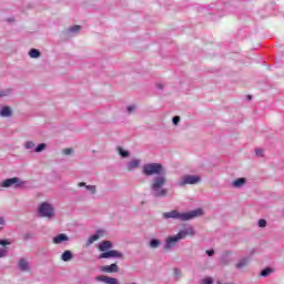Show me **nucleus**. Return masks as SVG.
Wrapping results in <instances>:
<instances>
[{"label": "nucleus", "mask_w": 284, "mask_h": 284, "mask_svg": "<svg viewBox=\"0 0 284 284\" xmlns=\"http://www.w3.org/2000/svg\"><path fill=\"white\" fill-rule=\"evenodd\" d=\"M266 225H267V221H265V220L258 221V227H265Z\"/></svg>", "instance_id": "c756f323"}, {"label": "nucleus", "mask_w": 284, "mask_h": 284, "mask_svg": "<svg viewBox=\"0 0 284 284\" xmlns=\"http://www.w3.org/2000/svg\"><path fill=\"white\" fill-rule=\"evenodd\" d=\"M158 88H159L160 90H163V84H158Z\"/></svg>", "instance_id": "58836bf2"}, {"label": "nucleus", "mask_w": 284, "mask_h": 284, "mask_svg": "<svg viewBox=\"0 0 284 284\" xmlns=\"http://www.w3.org/2000/svg\"><path fill=\"white\" fill-rule=\"evenodd\" d=\"M0 116H12V110L10 106H3L0 111Z\"/></svg>", "instance_id": "4468645a"}, {"label": "nucleus", "mask_w": 284, "mask_h": 284, "mask_svg": "<svg viewBox=\"0 0 284 284\" xmlns=\"http://www.w3.org/2000/svg\"><path fill=\"white\" fill-rule=\"evenodd\" d=\"M70 32H79V30H81V26H73V27H71L70 29Z\"/></svg>", "instance_id": "b1692460"}, {"label": "nucleus", "mask_w": 284, "mask_h": 284, "mask_svg": "<svg viewBox=\"0 0 284 284\" xmlns=\"http://www.w3.org/2000/svg\"><path fill=\"white\" fill-rule=\"evenodd\" d=\"M247 99H248V101L252 100V95H248Z\"/></svg>", "instance_id": "ea45409f"}, {"label": "nucleus", "mask_w": 284, "mask_h": 284, "mask_svg": "<svg viewBox=\"0 0 284 284\" xmlns=\"http://www.w3.org/2000/svg\"><path fill=\"white\" fill-rule=\"evenodd\" d=\"M62 261L64 262L72 261V252L64 251V254H62Z\"/></svg>", "instance_id": "a211bd4d"}, {"label": "nucleus", "mask_w": 284, "mask_h": 284, "mask_svg": "<svg viewBox=\"0 0 284 284\" xmlns=\"http://www.w3.org/2000/svg\"><path fill=\"white\" fill-rule=\"evenodd\" d=\"M150 245H151V247L156 248V247H159V245H161V241L151 240Z\"/></svg>", "instance_id": "6ab92c4d"}, {"label": "nucleus", "mask_w": 284, "mask_h": 284, "mask_svg": "<svg viewBox=\"0 0 284 284\" xmlns=\"http://www.w3.org/2000/svg\"><path fill=\"white\" fill-rule=\"evenodd\" d=\"M102 272H108L109 274H112L114 272H119V265L111 264V265H104L101 267Z\"/></svg>", "instance_id": "1a4fd4ad"}, {"label": "nucleus", "mask_w": 284, "mask_h": 284, "mask_svg": "<svg viewBox=\"0 0 284 284\" xmlns=\"http://www.w3.org/2000/svg\"><path fill=\"white\" fill-rule=\"evenodd\" d=\"M181 121V118L179 116V115H175L174 118H173V124L174 125H179V122Z\"/></svg>", "instance_id": "7c9ffc66"}, {"label": "nucleus", "mask_w": 284, "mask_h": 284, "mask_svg": "<svg viewBox=\"0 0 284 284\" xmlns=\"http://www.w3.org/2000/svg\"><path fill=\"white\" fill-rule=\"evenodd\" d=\"M87 190H89V192H91V194H94V192H97V186H94V185H87Z\"/></svg>", "instance_id": "a878e982"}, {"label": "nucleus", "mask_w": 284, "mask_h": 284, "mask_svg": "<svg viewBox=\"0 0 284 284\" xmlns=\"http://www.w3.org/2000/svg\"><path fill=\"white\" fill-rule=\"evenodd\" d=\"M11 185H16V187H23L26 182L21 181L19 178L7 179L1 183L2 187H11Z\"/></svg>", "instance_id": "0eeeda50"}, {"label": "nucleus", "mask_w": 284, "mask_h": 284, "mask_svg": "<svg viewBox=\"0 0 284 284\" xmlns=\"http://www.w3.org/2000/svg\"><path fill=\"white\" fill-rule=\"evenodd\" d=\"M8 254V248H0V258H3Z\"/></svg>", "instance_id": "c85d7f7f"}, {"label": "nucleus", "mask_w": 284, "mask_h": 284, "mask_svg": "<svg viewBox=\"0 0 284 284\" xmlns=\"http://www.w3.org/2000/svg\"><path fill=\"white\" fill-rule=\"evenodd\" d=\"M12 242H10V240H0V245H2L3 247H6V245H10Z\"/></svg>", "instance_id": "cd10ccee"}, {"label": "nucleus", "mask_w": 284, "mask_h": 284, "mask_svg": "<svg viewBox=\"0 0 284 284\" xmlns=\"http://www.w3.org/2000/svg\"><path fill=\"white\" fill-rule=\"evenodd\" d=\"M139 165H141V161L140 160H131L128 163V170H136V168H139Z\"/></svg>", "instance_id": "ddd939ff"}, {"label": "nucleus", "mask_w": 284, "mask_h": 284, "mask_svg": "<svg viewBox=\"0 0 284 284\" xmlns=\"http://www.w3.org/2000/svg\"><path fill=\"white\" fill-rule=\"evenodd\" d=\"M84 185H85V182L79 183V186H80V187H84Z\"/></svg>", "instance_id": "e433bc0d"}, {"label": "nucleus", "mask_w": 284, "mask_h": 284, "mask_svg": "<svg viewBox=\"0 0 284 284\" xmlns=\"http://www.w3.org/2000/svg\"><path fill=\"white\" fill-rule=\"evenodd\" d=\"M136 110V106L135 105H130L128 106V112L129 114H132V111Z\"/></svg>", "instance_id": "72a5a7b5"}, {"label": "nucleus", "mask_w": 284, "mask_h": 284, "mask_svg": "<svg viewBox=\"0 0 284 284\" xmlns=\"http://www.w3.org/2000/svg\"><path fill=\"white\" fill-rule=\"evenodd\" d=\"M26 148H27V150H33V148H34V142H32V141L27 142V143H26Z\"/></svg>", "instance_id": "393cba45"}, {"label": "nucleus", "mask_w": 284, "mask_h": 284, "mask_svg": "<svg viewBox=\"0 0 284 284\" xmlns=\"http://www.w3.org/2000/svg\"><path fill=\"white\" fill-rule=\"evenodd\" d=\"M207 256H214V250L206 251Z\"/></svg>", "instance_id": "c9c22d12"}, {"label": "nucleus", "mask_w": 284, "mask_h": 284, "mask_svg": "<svg viewBox=\"0 0 284 284\" xmlns=\"http://www.w3.org/2000/svg\"><path fill=\"white\" fill-rule=\"evenodd\" d=\"M201 181V178L196 175H184L182 180L179 182V185L183 187V185H195V183H199Z\"/></svg>", "instance_id": "423d86ee"}, {"label": "nucleus", "mask_w": 284, "mask_h": 284, "mask_svg": "<svg viewBox=\"0 0 284 284\" xmlns=\"http://www.w3.org/2000/svg\"><path fill=\"white\" fill-rule=\"evenodd\" d=\"M221 263H222L223 265H229V264H230V261H229L225 256H223L222 260H221Z\"/></svg>", "instance_id": "473e14b6"}, {"label": "nucleus", "mask_w": 284, "mask_h": 284, "mask_svg": "<svg viewBox=\"0 0 284 284\" xmlns=\"http://www.w3.org/2000/svg\"><path fill=\"white\" fill-rule=\"evenodd\" d=\"M62 152H63V154L68 155L72 152V149H64Z\"/></svg>", "instance_id": "f704fd0d"}, {"label": "nucleus", "mask_w": 284, "mask_h": 284, "mask_svg": "<svg viewBox=\"0 0 284 284\" xmlns=\"http://www.w3.org/2000/svg\"><path fill=\"white\" fill-rule=\"evenodd\" d=\"M143 174L146 176H153V174H163V165L159 163H148L143 166Z\"/></svg>", "instance_id": "20e7f679"}, {"label": "nucleus", "mask_w": 284, "mask_h": 284, "mask_svg": "<svg viewBox=\"0 0 284 284\" xmlns=\"http://www.w3.org/2000/svg\"><path fill=\"white\" fill-rule=\"evenodd\" d=\"M3 223H4L3 217H0V225H3Z\"/></svg>", "instance_id": "4c0bfd02"}, {"label": "nucleus", "mask_w": 284, "mask_h": 284, "mask_svg": "<svg viewBox=\"0 0 284 284\" xmlns=\"http://www.w3.org/2000/svg\"><path fill=\"white\" fill-rule=\"evenodd\" d=\"M0 97H3V94L0 93Z\"/></svg>", "instance_id": "a19ab883"}, {"label": "nucleus", "mask_w": 284, "mask_h": 284, "mask_svg": "<svg viewBox=\"0 0 284 284\" xmlns=\"http://www.w3.org/2000/svg\"><path fill=\"white\" fill-rule=\"evenodd\" d=\"M63 241H69L68 235L59 234L55 237H53V243H55V245H59V243H63Z\"/></svg>", "instance_id": "9b49d317"}, {"label": "nucleus", "mask_w": 284, "mask_h": 284, "mask_svg": "<svg viewBox=\"0 0 284 284\" xmlns=\"http://www.w3.org/2000/svg\"><path fill=\"white\" fill-rule=\"evenodd\" d=\"M214 280H212V277H206L202 281V284H213Z\"/></svg>", "instance_id": "bb28decb"}, {"label": "nucleus", "mask_w": 284, "mask_h": 284, "mask_svg": "<svg viewBox=\"0 0 284 284\" xmlns=\"http://www.w3.org/2000/svg\"><path fill=\"white\" fill-rule=\"evenodd\" d=\"M100 252H108V250H112V242L103 241L99 244Z\"/></svg>", "instance_id": "9d476101"}, {"label": "nucleus", "mask_w": 284, "mask_h": 284, "mask_svg": "<svg viewBox=\"0 0 284 284\" xmlns=\"http://www.w3.org/2000/svg\"><path fill=\"white\" fill-rule=\"evenodd\" d=\"M256 156H263V149H255Z\"/></svg>", "instance_id": "2f4dec72"}, {"label": "nucleus", "mask_w": 284, "mask_h": 284, "mask_svg": "<svg viewBox=\"0 0 284 284\" xmlns=\"http://www.w3.org/2000/svg\"><path fill=\"white\" fill-rule=\"evenodd\" d=\"M165 183H168V180L165 179V175H163V173L153 178V182L151 185L153 196H168V189L163 187Z\"/></svg>", "instance_id": "7ed1b4c3"}, {"label": "nucleus", "mask_w": 284, "mask_h": 284, "mask_svg": "<svg viewBox=\"0 0 284 284\" xmlns=\"http://www.w3.org/2000/svg\"><path fill=\"white\" fill-rule=\"evenodd\" d=\"M119 152L122 159H126V156H130V153L128 151H123V149L119 148Z\"/></svg>", "instance_id": "aec40b11"}, {"label": "nucleus", "mask_w": 284, "mask_h": 284, "mask_svg": "<svg viewBox=\"0 0 284 284\" xmlns=\"http://www.w3.org/2000/svg\"><path fill=\"white\" fill-rule=\"evenodd\" d=\"M245 185V178H240L233 182V187H241Z\"/></svg>", "instance_id": "dca6fc26"}, {"label": "nucleus", "mask_w": 284, "mask_h": 284, "mask_svg": "<svg viewBox=\"0 0 284 284\" xmlns=\"http://www.w3.org/2000/svg\"><path fill=\"white\" fill-rule=\"evenodd\" d=\"M203 210L197 209L187 213H180L176 210L163 213V219H175L179 221H190L191 219H196V216H202Z\"/></svg>", "instance_id": "f03ea898"}, {"label": "nucleus", "mask_w": 284, "mask_h": 284, "mask_svg": "<svg viewBox=\"0 0 284 284\" xmlns=\"http://www.w3.org/2000/svg\"><path fill=\"white\" fill-rule=\"evenodd\" d=\"M270 274H272V268H264L261 272V276H270Z\"/></svg>", "instance_id": "412c9836"}, {"label": "nucleus", "mask_w": 284, "mask_h": 284, "mask_svg": "<svg viewBox=\"0 0 284 284\" xmlns=\"http://www.w3.org/2000/svg\"><path fill=\"white\" fill-rule=\"evenodd\" d=\"M19 268L22 271V272H28V270H30V264L28 263V261H26L24 258H21L19 261Z\"/></svg>", "instance_id": "f8f14e48"}, {"label": "nucleus", "mask_w": 284, "mask_h": 284, "mask_svg": "<svg viewBox=\"0 0 284 284\" xmlns=\"http://www.w3.org/2000/svg\"><path fill=\"white\" fill-rule=\"evenodd\" d=\"M248 262H250V260L247 257H244L239 261V263L235 265V267L237 270H241L242 267H245V265H247Z\"/></svg>", "instance_id": "2eb2a0df"}, {"label": "nucleus", "mask_w": 284, "mask_h": 284, "mask_svg": "<svg viewBox=\"0 0 284 284\" xmlns=\"http://www.w3.org/2000/svg\"><path fill=\"white\" fill-rule=\"evenodd\" d=\"M43 150H45V144L41 143L36 148V152H43Z\"/></svg>", "instance_id": "5701e85b"}, {"label": "nucleus", "mask_w": 284, "mask_h": 284, "mask_svg": "<svg viewBox=\"0 0 284 284\" xmlns=\"http://www.w3.org/2000/svg\"><path fill=\"white\" fill-rule=\"evenodd\" d=\"M29 55L31 59H39V57H41V52H39L37 49H31Z\"/></svg>", "instance_id": "f3484780"}, {"label": "nucleus", "mask_w": 284, "mask_h": 284, "mask_svg": "<svg viewBox=\"0 0 284 284\" xmlns=\"http://www.w3.org/2000/svg\"><path fill=\"white\" fill-rule=\"evenodd\" d=\"M99 258H123V253L116 250H111L100 254Z\"/></svg>", "instance_id": "6e6552de"}, {"label": "nucleus", "mask_w": 284, "mask_h": 284, "mask_svg": "<svg viewBox=\"0 0 284 284\" xmlns=\"http://www.w3.org/2000/svg\"><path fill=\"white\" fill-rule=\"evenodd\" d=\"M94 241H99V234H94L89 239V244L92 245Z\"/></svg>", "instance_id": "4be33fe9"}, {"label": "nucleus", "mask_w": 284, "mask_h": 284, "mask_svg": "<svg viewBox=\"0 0 284 284\" xmlns=\"http://www.w3.org/2000/svg\"><path fill=\"white\" fill-rule=\"evenodd\" d=\"M196 231L194 226H187L184 230H181L176 235L169 236L165 241L164 250H172L176 245L178 241H183L186 236H194Z\"/></svg>", "instance_id": "f257e3e1"}, {"label": "nucleus", "mask_w": 284, "mask_h": 284, "mask_svg": "<svg viewBox=\"0 0 284 284\" xmlns=\"http://www.w3.org/2000/svg\"><path fill=\"white\" fill-rule=\"evenodd\" d=\"M40 216L52 217L54 216V209L48 202H43L39 207Z\"/></svg>", "instance_id": "39448f33"}]
</instances>
